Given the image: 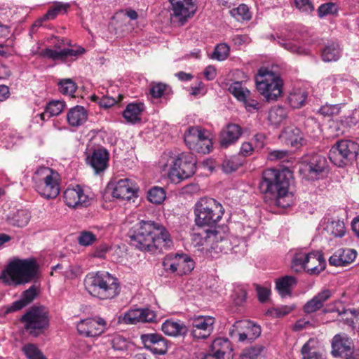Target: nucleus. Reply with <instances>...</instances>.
Listing matches in <instances>:
<instances>
[{"label":"nucleus","instance_id":"1","mask_svg":"<svg viewBox=\"0 0 359 359\" xmlns=\"http://www.w3.org/2000/svg\"><path fill=\"white\" fill-rule=\"evenodd\" d=\"M130 244L141 251L155 253L169 249L172 241L162 224L151 220H141L129 231Z\"/></svg>","mask_w":359,"mask_h":359},{"label":"nucleus","instance_id":"2","mask_svg":"<svg viewBox=\"0 0 359 359\" xmlns=\"http://www.w3.org/2000/svg\"><path fill=\"white\" fill-rule=\"evenodd\" d=\"M292 172L287 168L267 169L264 171L259 189L264 194V201L282 208L294 203V195L288 191Z\"/></svg>","mask_w":359,"mask_h":359},{"label":"nucleus","instance_id":"3","mask_svg":"<svg viewBox=\"0 0 359 359\" xmlns=\"http://www.w3.org/2000/svg\"><path fill=\"white\" fill-rule=\"evenodd\" d=\"M159 164L170 180L175 184L192 176L196 168V160L192 153H164Z\"/></svg>","mask_w":359,"mask_h":359},{"label":"nucleus","instance_id":"4","mask_svg":"<svg viewBox=\"0 0 359 359\" xmlns=\"http://www.w3.org/2000/svg\"><path fill=\"white\" fill-rule=\"evenodd\" d=\"M84 286L91 296L100 300L112 299L121 292L117 278L105 271L88 273L84 279Z\"/></svg>","mask_w":359,"mask_h":359},{"label":"nucleus","instance_id":"5","mask_svg":"<svg viewBox=\"0 0 359 359\" xmlns=\"http://www.w3.org/2000/svg\"><path fill=\"white\" fill-rule=\"evenodd\" d=\"M37 269V264L34 259H17L3 271L0 280L12 286L27 283L36 277Z\"/></svg>","mask_w":359,"mask_h":359},{"label":"nucleus","instance_id":"6","mask_svg":"<svg viewBox=\"0 0 359 359\" xmlns=\"http://www.w3.org/2000/svg\"><path fill=\"white\" fill-rule=\"evenodd\" d=\"M32 181L35 190L44 198H55L60 194V175L48 167L42 166L36 169Z\"/></svg>","mask_w":359,"mask_h":359},{"label":"nucleus","instance_id":"7","mask_svg":"<svg viewBox=\"0 0 359 359\" xmlns=\"http://www.w3.org/2000/svg\"><path fill=\"white\" fill-rule=\"evenodd\" d=\"M256 87L258 92L266 101H275L281 95L283 81L278 75L262 67L255 76Z\"/></svg>","mask_w":359,"mask_h":359},{"label":"nucleus","instance_id":"8","mask_svg":"<svg viewBox=\"0 0 359 359\" xmlns=\"http://www.w3.org/2000/svg\"><path fill=\"white\" fill-rule=\"evenodd\" d=\"M194 214L198 226H212L222 217L224 209L215 199L205 197L195 204Z\"/></svg>","mask_w":359,"mask_h":359},{"label":"nucleus","instance_id":"9","mask_svg":"<svg viewBox=\"0 0 359 359\" xmlns=\"http://www.w3.org/2000/svg\"><path fill=\"white\" fill-rule=\"evenodd\" d=\"M25 331L37 337L43 334L50 326L48 311L44 306H32L21 318Z\"/></svg>","mask_w":359,"mask_h":359},{"label":"nucleus","instance_id":"10","mask_svg":"<svg viewBox=\"0 0 359 359\" xmlns=\"http://www.w3.org/2000/svg\"><path fill=\"white\" fill-rule=\"evenodd\" d=\"M359 152V145L353 141H337L330 149L329 158L338 167H343L354 159Z\"/></svg>","mask_w":359,"mask_h":359},{"label":"nucleus","instance_id":"11","mask_svg":"<svg viewBox=\"0 0 359 359\" xmlns=\"http://www.w3.org/2000/svg\"><path fill=\"white\" fill-rule=\"evenodd\" d=\"M184 140L190 150L198 153H208L212 147L209 132L201 126L189 127L184 133Z\"/></svg>","mask_w":359,"mask_h":359},{"label":"nucleus","instance_id":"12","mask_svg":"<svg viewBox=\"0 0 359 359\" xmlns=\"http://www.w3.org/2000/svg\"><path fill=\"white\" fill-rule=\"evenodd\" d=\"M163 269L179 276L191 272L194 268V262L187 254H168L163 260Z\"/></svg>","mask_w":359,"mask_h":359},{"label":"nucleus","instance_id":"13","mask_svg":"<svg viewBox=\"0 0 359 359\" xmlns=\"http://www.w3.org/2000/svg\"><path fill=\"white\" fill-rule=\"evenodd\" d=\"M245 243L236 238L232 239L223 238L218 231V238L212 242L210 248H207V255L212 258H217L220 253L226 254L229 252L243 254Z\"/></svg>","mask_w":359,"mask_h":359},{"label":"nucleus","instance_id":"14","mask_svg":"<svg viewBox=\"0 0 359 359\" xmlns=\"http://www.w3.org/2000/svg\"><path fill=\"white\" fill-rule=\"evenodd\" d=\"M215 318L210 316H197L189 319L191 335L196 339L209 337L214 330Z\"/></svg>","mask_w":359,"mask_h":359},{"label":"nucleus","instance_id":"15","mask_svg":"<svg viewBox=\"0 0 359 359\" xmlns=\"http://www.w3.org/2000/svg\"><path fill=\"white\" fill-rule=\"evenodd\" d=\"M327 168L326 158L323 156L314 154L307 162L302 165L300 172L308 180H315L319 179L326 172Z\"/></svg>","mask_w":359,"mask_h":359},{"label":"nucleus","instance_id":"16","mask_svg":"<svg viewBox=\"0 0 359 359\" xmlns=\"http://www.w3.org/2000/svg\"><path fill=\"white\" fill-rule=\"evenodd\" d=\"M106 327V321L101 318L81 320L76 326L79 333L87 337H95L100 335L104 332Z\"/></svg>","mask_w":359,"mask_h":359},{"label":"nucleus","instance_id":"17","mask_svg":"<svg viewBox=\"0 0 359 359\" xmlns=\"http://www.w3.org/2000/svg\"><path fill=\"white\" fill-rule=\"evenodd\" d=\"M64 201L67 206L72 208L86 207L90 204L88 195L79 185L67 188L64 192Z\"/></svg>","mask_w":359,"mask_h":359},{"label":"nucleus","instance_id":"18","mask_svg":"<svg viewBox=\"0 0 359 359\" xmlns=\"http://www.w3.org/2000/svg\"><path fill=\"white\" fill-rule=\"evenodd\" d=\"M171 7V18L183 25L189 18H191L196 13L197 7L196 3H182L169 1Z\"/></svg>","mask_w":359,"mask_h":359},{"label":"nucleus","instance_id":"19","mask_svg":"<svg viewBox=\"0 0 359 359\" xmlns=\"http://www.w3.org/2000/svg\"><path fill=\"white\" fill-rule=\"evenodd\" d=\"M138 190L135 181L128 178L121 179L114 185L112 196L122 200H130L137 196Z\"/></svg>","mask_w":359,"mask_h":359},{"label":"nucleus","instance_id":"20","mask_svg":"<svg viewBox=\"0 0 359 359\" xmlns=\"http://www.w3.org/2000/svg\"><path fill=\"white\" fill-rule=\"evenodd\" d=\"M140 339L144 348L154 354L163 355L166 353L168 351L167 342L161 334L156 333L144 334L141 335Z\"/></svg>","mask_w":359,"mask_h":359},{"label":"nucleus","instance_id":"21","mask_svg":"<svg viewBox=\"0 0 359 359\" xmlns=\"http://www.w3.org/2000/svg\"><path fill=\"white\" fill-rule=\"evenodd\" d=\"M156 315L149 308L133 309L124 313L123 321L127 324H137L139 323H151L154 321Z\"/></svg>","mask_w":359,"mask_h":359},{"label":"nucleus","instance_id":"22","mask_svg":"<svg viewBox=\"0 0 359 359\" xmlns=\"http://www.w3.org/2000/svg\"><path fill=\"white\" fill-rule=\"evenodd\" d=\"M218 238V231L215 229H199L191 234V241L194 246L202 247L201 250L207 253L212 242Z\"/></svg>","mask_w":359,"mask_h":359},{"label":"nucleus","instance_id":"23","mask_svg":"<svg viewBox=\"0 0 359 359\" xmlns=\"http://www.w3.org/2000/svg\"><path fill=\"white\" fill-rule=\"evenodd\" d=\"M353 343L346 334H336L332 341V354L334 357H346L353 351Z\"/></svg>","mask_w":359,"mask_h":359},{"label":"nucleus","instance_id":"24","mask_svg":"<svg viewBox=\"0 0 359 359\" xmlns=\"http://www.w3.org/2000/svg\"><path fill=\"white\" fill-rule=\"evenodd\" d=\"M321 227L327 236L332 238H341L346 233L343 221L335 217H325L321 221Z\"/></svg>","mask_w":359,"mask_h":359},{"label":"nucleus","instance_id":"25","mask_svg":"<svg viewBox=\"0 0 359 359\" xmlns=\"http://www.w3.org/2000/svg\"><path fill=\"white\" fill-rule=\"evenodd\" d=\"M278 138L283 144L292 147L302 144L304 140L302 133L293 124L285 126L280 133Z\"/></svg>","mask_w":359,"mask_h":359},{"label":"nucleus","instance_id":"26","mask_svg":"<svg viewBox=\"0 0 359 359\" xmlns=\"http://www.w3.org/2000/svg\"><path fill=\"white\" fill-rule=\"evenodd\" d=\"M109 154L107 149L100 148L95 149L90 156H88L87 162L96 174L104 171L108 167Z\"/></svg>","mask_w":359,"mask_h":359},{"label":"nucleus","instance_id":"27","mask_svg":"<svg viewBox=\"0 0 359 359\" xmlns=\"http://www.w3.org/2000/svg\"><path fill=\"white\" fill-rule=\"evenodd\" d=\"M278 43L285 50L294 54L307 55L309 53V50L302 45L301 41L292 34H281L278 36Z\"/></svg>","mask_w":359,"mask_h":359},{"label":"nucleus","instance_id":"28","mask_svg":"<svg viewBox=\"0 0 359 359\" xmlns=\"http://www.w3.org/2000/svg\"><path fill=\"white\" fill-rule=\"evenodd\" d=\"M357 256L356 250L351 248H340L330 257L329 262L334 266H344L354 261Z\"/></svg>","mask_w":359,"mask_h":359},{"label":"nucleus","instance_id":"29","mask_svg":"<svg viewBox=\"0 0 359 359\" xmlns=\"http://www.w3.org/2000/svg\"><path fill=\"white\" fill-rule=\"evenodd\" d=\"M242 134V128L234 123L228 124L222 130L220 137V144L226 148L230 144L236 142Z\"/></svg>","mask_w":359,"mask_h":359},{"label":"nucleus","instance_id":"30","mask_svg":"<svg viewBox=\"0 0 359 359\" xmlns=\"http://www.w3.org/2000/svg\"><path fill=\"white\" fill-rule=\"evenodd\" d=\"M235 325L238 327L241 325L245 329V332L238 334V341L241 342L253 341L261 334L260 326L252 321L237 322Z\"/></svg>","mask_w":359,"mask_h":359},{"label":"nucleus","instance_id":"31","mask_svg":"<svg viewBox=\"0 0 359 359\" xmlns=\"http://www.w3.org/2000/svg\"><path fill=\"white\" fill-rule=\"evenodd\" d=\"M332 292L330 290L325 289L318 292L304 306V311L306 313H311L323 306L324 303L331 297Z\"/></svg>","mask_w":359,"mask_h":359},{"label":"nucleus","instance_id":"32","mask_svg":"<svg viewBox=\"0 0 359 359\" xmlns=\"http://www.w3.org/2000/svg\"><path fill=\"white\" fill-rule=\"evenodd\" d=\"M88 119V111L82 106L77 105L71 108L67 114V121L71 127L78 128Z\"/></svg>","mask_w":359,"mask_h":359},{"label":"nucleus","instance_id":"33","mask_svg":"<svg viewBox=\"0 0 359 359\" xmlns=\"http://www.w3.org/2000/svg\"><path fill=\"white\" fill-rule=\"evenodd\" d=\"M37 291L34 286H31L28 290L23 292L21 298L14 302L7 307L6 313L19 311L30 304L36 297Z\"/></svg>","mask_w":359,"mask_h":359},{"label":"nucleus","instance_id":"34","mask_svg":"<svg viewBox=\"0 0 359 359\" xmlns=\"http://www.w3.org/2000/svg\"><path fill=\"white\" fill-rule=\"evenodd\" d=\"M297 279L292 276H285L276 280V289L282 297H289L297 285Z\"/></svg>","mask_w":359,"mask_h":359},{"label":"nucleus","instance_id":"35","mask_svg":"<svg viewBox=\"0 0 359 359\" xmlns=\"http://www.w3.org/2000/svg\"><path fill=\"white\" fill-rule=\"evenodd\" d=\"M163 332L170 337L184 335L187 332V327L180 320H166L161 325Z\"/></svg>","mask_w":359,"mask_h":359},{"label":"nucleus","instance_id":"36","mask_svg":"<svg viewBox=\"0 0 359 359\" xmlns=\"http://www.w3.org/2000/svg\"><path fill=\"white\" fill-rule=\"evenodd\" d=\"M233 348L227 338L218 337L212 343L210 351L224 359L226 355H231Z\"/></svg>","mask_w":359,"mask_h":359},{"label":"nucleus","instance_id":"37","mask_svg":"<svg viewBox=\"0 0 359 359\" xmlns=\"http://www.w3.org/2000/svg\"><path fill=\"white\" fill-rule=\"evenodd\" d=\"M325 267V262L323 255L319 252H310L307 273L311 275L318 274Z\"/></svg>","mask_w":359,"mask_h":359},{"label":"nucleus","instance_id":"38","mask_svg":"<svg viewBox=\"0 0 359 359\" xmlns=\"http://www.w3.org/2000/svg\"><path fill=\"white\" fill-rule=\"evenodd\" d=\"M144 109L142 103H130L123 111V116L127 122L135 123L141 120V114Z\"/></svg>","mask_w":359,"mask_h":359},{"label":"nucleus","instance_id":"39","mask_svg":"<svg viewBox=\"0 0 359 359\" xmlns=\"http://www.w3.org/2000/svg\"><path fill=\"white\" fill-rule=\"evenodd\" d=\"M69 7L70 4L69 3L55 1L53 3V6L48 9L47 13L43 16V18L41 20H39L34 24V26H40L42 21L53 20L60 13H66Z\"/></svg>","mask_w":359,"mask_h":359},{"label":"nucleus","instance_id":"40","mask_svg":"<svg viewBox=\"0 0 359 359\" xmlns=\"http://www.w3.org/2000/svg\"><path fill=\"white\" fill-rule=\"evenodd\" d=\"M30 218L31 215L28 210H18L7 216V222L12 226L24 227L29 223Z\"/></svg>","mask_w":359,"mask_h":359},{"label":"nucleus","instance_id":"41","mask_svg":"<svg viewBox=\"0 0 359 359\" xmlns=\"http://www.w3.org/2000/svg\"><path fill=\"white\" fill-rule=\"evenodd\" d=\"M341 55V50L337 43H330L325 46L322 50V60L325 62H336Z\"/></svg>","mask_w":359,"mask_h":359},{"label":"nucleus","instance_id":"42","mask_svg":"<svg viewBox=\"0 0 359 359\" xmlns=\"http://www.w3.org/2000/svg\"><path fill=\"white\" fill-rule=\"evenodd\" d=\"M65 103L60 100H53L47 104L45 111L40 114L41 121H45L51 116L59 115L65 109Z\"/></svg>","mask_w":359,"mask_h":359},{"label":"nucleus","instance_id":"43","mask_svg":"<svg viewBox=\"0 0 359 359\" xmlns=\"http://www.w3.org/2000/svg\"><path fill=\"white\" fill-rule=\"evenodd\" d=\"M310 253L299 250L295 252L291 263V268L296 272L307 271Z\"/></svg>","mask_w":359,"mask_h":359},{"label":"nucleus","instance_id":"44","mask_svg":"<svg viewBox=\"0 0 359 359\" xmlns=\"http://www.w3.org/2000/svg\"><path fill=\"white\" fill-rule=\"evenodd\" d=\"M348 83L347 80L344 79V78L340 75H332L330 76L325 79H323L320 82V85L323 87L326 86L327 88L332 87V89L333 90L332 95L334 96H337V93L334 92L336 90H343L345 88L346 83Z\"/></svg>","mask_w":359,"mask_h":359},{"label":"nucleus","instance_id":"45","mask_svg":"<svg viewBox=\"0 0 359 359\" xmlns=\"http://www.w3.org/2000/svg\"><path fill=\"white\" fill-rule=\"evenodd\" d=\"M287 116L285 108L275 106L269 111L267 118L271 125L278 126L287 118Z\"/></svg>","mask_w":359,"mask_h":359},{"label":"nucleus","instance_id":"46","mask_svg":"<svg viewBox=\"0 0 359 359\" xmlns=\"http://www.w3.org/2000/svg\"><path fill=\"white\" fill-rule=\"evenodd\" d=\"M316 344L315 339H310L304 344L301 350L303 359H322L321 353L316 348Z\"/></svg>","mask_w":359,"mask_h":359},{"label":"nucleus","instance_id":"47","mask_svg":"<svg viewBox=\"0 0 359 359\" xmlns=\"http://www.w3.org/2000/svg\"><path fill=\"white\" fill-rule=\"evenodd\" d=\"M307 98V93L302 89H297L290 93L288 96L290 105L293 108H299L304 104Z\"/></svg>","mask_w":359,"mask_h":359},{"label":"nucleus","instance_id":"48","mask_svg":"<svg viewBox=\"0 0 359 359\" xmlns=\"http://www.w3.org/2000/svg\"><path fill=\"white\" fill-rule=\"evenodd\" d=\"M229 92L239 101L245 100L247 95H250V91L243 86L239 81L231 83L229 88Z\"/></svg>","mask_w":359,"mask_h":359},{"label":"nucleus","instance_id":"49","mask_svg":"<svg viewBox=\"0 0 359 359\" xmlns=\"http://www.w3.org/2000/svg\"><path fill=\"white\" fill-rule=\"evenodd\" d=\"M165 190L159 187H154L150 189L147 194L148 200L154 204H161L165 199Z\"/></svg>","mask_w":359,"mask_h":359},{"label":"nucleus","instance_id":"50","mask_svg":"<svg viewBox=\"0 0 359 359\" xmlns=\"http://www.w3.org/2000/svg\"><path fill=\"white\" fill-rule=\"evenodd\" d=\"M22 349L28 359H47L38 347L33 344H25Z\"/></svg>","mask_w":359,"mask_h":359},{"label":"nucleus","instance_id":"51","mask_svg":"<svg viewBox=\"0 0 359 359\" xmlns=\"http://www.w3.org/2000/svg\"><path fill=\"white\" fill-rule=\"evenodd\" d=\"M59 90L63 95H72L76 88V83L71 79H63L58 82Z\"/></svg>","mask_w":359,"mask_h":359},{"label":"nucleus","instance_id":"52","mask_svg":"<svg viewBox=\"0 0 359 359\" xmlns=\"http://www.w3.org/2000/svg\"><path fill=\"white\" fill-rule=\"evenodd\" d=\"M229 13L237 20H247L251 18L249 8L245 4H240L237 8L230 10Z\"/></svg>","mask_w":359,"mask_h":359},{"label":"nucleus","instance_id":"53","mask_svg":"<svg viewBox=\"0 0 359 359\" xmlns=\"http://www.w3.org/2000/svg\"><path fill=\"white\" fill-rule=\"evenodd\" d=\"M338 11V6L335 3L329 2L320 5L317 11L318 17L323 18L327 15H337Z\"/></svg>","mask_w":359,"mask_h":359},{"label":"nucleus","instance_id":"54","mask_svg":"<svg viewBox=\"0 0 359 359\" xmlns=\"http://www.w3.org/2000/svg\"><path fill=\"white\" fill-rule=\"evenodd\" d=\"M168 91V86L162 83H152L149 88V95L151 97L158 99L165 96Z\"/></svg>","mask_w":359,"mask_h":359},{"label":"nucleus","instance_id":"55","mask_svg":"<svg viewBox=\"0 0 359 359\" xmlns=\"http://www.w3.org/2000/svg\"><path fill=\"white\" fill-rule=\"evenodd\" d=\"M230 48L226 43H219L215 48L212 58L219 61L224 60L229 55Z\"/></svg>","mask_w":359,"mask_h":359},{"label":"nucleus","instance_id":"56","mask_svg":"<svg viewBox=\"0 0 359 359\" xmlns=\"http://www.w3.org/2000/svg\"><path fill=\"white\" fill-rule=\"evenodd\" d=\"M264 347L261 345H256L243 351L240 359H257L262 352Z\"/></svg>","mask_w":359,"mask_h":359},{"label":"nucleus","instance_id":"57","mask_svg":"<svg viewBox=\"0 0 359 359\" xmlns=\"http://www.w3.org/2000/svg\"><path fill=\"white\" fill-rule=\"evenodd\" d=\"M77 240L80 245L89 246L96 241L97 236L90 231H83L79 233Z\"/></svg>","mask_w":359,"mask_h":359},{"label":"nucleus","instance_id":"58","mask_svg":"<svg viewBox=\"0 0 359 359\" xmlns=\"http://www.w3.org/2000/svg\"><path fill=\"white\" fill-rule=\"evenodd\" d=\"M240 165L241 163L236 156L224 159L222 164V170L226 173L235 171Z\"/></svg>","mask_w":359,"mask_h":359},{"label":"nucleus","instance_id":"59","mask_svg":"<svg viewBox=\"0 0 359 359\" xmlns=\"http://www.w3.org/2000/svg\"><path fill=\"white\" fill-rule=\"evenodd\" d=\"M112 348L116 351H124L128 348L127 340L119 334H114L110 339Z\"/></svg>","mask_w":359,"mask_h":359},{"label":"nucleus","instance_id":"60","mask_svg":"<svg viewBox=\"0 0 359 359\" xmlns=\"http://www.w3.org/2000/svg\"><path fill=\"white\" fill-rule=\"evenodd\" d=\"M247 292L244 286L239 285L234 289L233 299L234 303L238 305H242L246 300Z\"/></svg>","mask_w":359,"mask_h":359},{"label":"nucleus","instance_id":"61","mask_svg":"<svg viewBox=\"0 0 359 359\" xmlns=\"http://www.w3.org/2000/svg\"><path fill=\"white\" fill-rule=\"evenodd\" d=\"M40 55L43 57L50 59L53 60H62L63 61L62 50H53L51 48H46L40 52Z\"/></svg>","mask_w":359,"mask_h":359},{"label":"nucleus","instance_id":"62","mask_svg":"<svg viewBox=\"0 0 359 359\" xmlns=\"http://www.w3.org/2000/svg\"><path fill=\"white\" fill-rule=\"evenodd\" d=\"M75 48H63V61H65L68 57H74L75 59L82 55L86 53V49L81 46H76Z\"/></svg>","mask_w":359,"mask_h":359},{"label":"nucleus","instance_id":"63","mask_svg":"<svg viewBox=\"0 0 359 359\" xmlns=\"http://www.w3.org/2000/svg\"><path fill=\"white\" fill-rule=\"evenodd\" d=\"M341 110V105L337 104H325L322 106L318 112L324 116H330L337 115Z\"/></svg>","mask_w":359,"mask_h":359},{"label":"nucleus","instance_id":"64","mask_svg":"<svg viewBox=\"0 0 359 359\" xmlns=\"http://www.w3.org/2000/svg\"><path fill=\"white\" fill-rule=\"evenodd\" d=\"M294 6L300 12L305 13H310L315 8L311 0H294Z\"/></svg>","mask_w":359,"mask_h":359}]
</instances>
